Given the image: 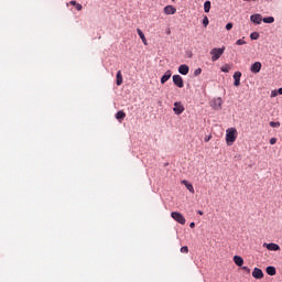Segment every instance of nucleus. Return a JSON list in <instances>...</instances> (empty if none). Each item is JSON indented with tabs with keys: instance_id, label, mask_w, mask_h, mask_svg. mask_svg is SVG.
I'll return each mask as SVG.
<instances>
[{
	"instance_id": "16",
	"label": "nucleus",
	"mask_w": 282,
	"mask_h": 282,
	"mask_svg": "<svg viewBox=\"0 0 282 282\" xmlns=\"http://www.w3.org/2000/svg\"><path fill=\"white\" fill-rule=\"evenodd\" d=\"M234 262L236 263V265H238V268H241L243 265V258H241L240 256H235Z\"/></svg>"
},
{
	"instance_id": "37",
	"label": "nucleus",
	"mask_w": 282,
	"mask_h": 282,
	"mask_svg": "<svg viewBox=\"0 0 282 282\" xmlns=\"http://www.w3.org/2000/svg\"><path fill=\"white\" fill-rule=\"evenodd\" d=\"M209 141H210V137H206L205 142H209Z\"/></svg>"
},
{
	"instance_id": "21",
	"label": "nucleus",
	"mask_w": 282,
	"mask_h": 282,
	"mask_svg": "<svg viewBox=\"0 0 282 282\" xmlns=\"http://www.w3.org/2000/svg\"><path fill=\"white\" fill-rule=\"evenodd\" d=\"M204 12L208 13L210 12V1H205L204 3Z\"/></svg>"
},
{
	"instance_id": "25",
	"label": "nucleus",
	"mask_w": 282,
	"mask_h": 282,
	"mask_svg": "<svg viewBox=\"0 0 282 282\" xmlns=\"http://www.w3.org/2000/svg\"><path fill=\"white\" fill-rule=\"evenodd\" d=\"M250 39H251V41H257L259 39V33H257V32L251 33Z\"/></svg>"
},
{
	"instance_id": "18",
	"label": "nucleus",
	"mask_w": 282,
	"mask_h": 282,
	"mask_svg": "<svg viewBox=\"0 0 282 282\" xmlns=\"http://www.w3.org/2000/svg\"><path fill=\"white\" fill-rule=\"evenodd\" d=\"M265 272H267V274H269V276H274L276 274V268L267 267Z\"/></svg>"
},
{
	"instance_id": "8",
	"label": "nucleus",
	"mask_w": 282,
	"mask_h": 282,
	"mask_svg": "<svg viewBox=\"0 0 282 282\" xmlns=\"http://www.w3.org/2000/svg\"><path fill=\"white\" fill-rule=\"evenodd\" d=\"M173 111L174 113H176V116H181V113H184V106H182L181 102L176 101L174 102Z\"/></svg>"
},
{
	"instance_id": "7",
	"label": "nucleus",
	"mask_w": 282,
	"mask_h": 282,
	"mask_svg": "<svg viewBox=\"0 0 282 282\" xmlns=\"http://www.w3.org/2000/svg\"><path fill=\"white\" fill-rule=\"evenodd\" d=\"M250 21L252 23H256V25H261V21H263V17L259 13H256L250 17Z\"/></svg>"
},
{
	"instance_id": "29",
	"label": "nucleus",
	"mask_w": 282,
	"mask_h": 282,
	"mask_svg": "<svg viewBox=\"0 0 282 282\" xmlns=\"http://www.w3.org/2000/svg\"><path fill=\"white\" fill-rule=\"evenodd\" d=\"M199 74H202V68H197V69L194 72V76H199Z\"/></svg>"
},
{
	"instance_id": "28",
	"label": "nucleus",
	"mask_w": 282,
	"mask_h": 282,
	"mask_svg": "<svg viewBox=\"0 0 282 282\" xmlns=\"http://www.w3.org/2000/svg\"><path fill=\"white\" fill-rule=\"evenodd\" d=\"M236 45H246V41L240 39V40L236 41Z\"/></svg>"
},
{
	"instance_id": "20",
	"label": "nucleus",
	"mask_w": 282,
	"mask_h": 282,
	"mask_svg": "<svg viewBox=\"0 0 282 282\" xmlns=\"http://www.w3.org/2000/svg\"><path fill=\"white\" fill-rule=\"evenodd\" d=\"M117 86L120 87V85H122V72L121 70H118L117 72Z\"/></svg>"
},
{
	"instance_id": "10",
	"label": "nucleus",
	"mask_w": 282,
	"mask_h": 282,
	"mask_svg": "<svg viewBox=\"0 0 282 282\" xmlns=\"http://www.w3.org/2000/svg\"><path fill=\"white\" fill-rule=\"evenodd\" d=\"M252 276H253V279H263V276H264L263 270H261L259 268H254L252 271Z\"/></svg>"
},
{
	"instance_id": "38",
	"label": "nucleus",
	"mask_w": 282,
	"mask_h": 282,
	"mask_svg": "<svg viewBox=\"0 0 282 282\" xmlns=\"http://www.w3.org/2000/svg\"><path fill=\"white\" fill-rule=\"evenodd\" d=\"M197 213H198V215H204V212H202V210H198Z\"/></svg>"
},
{
	"instance_id": "5",
	"label": "nucleus",
	"mask_w": 282,
	"mask_h": 282,
	"mask_svg": "<svg viewBox=\"0 0 282 282\" xmlns=\"http://www.w3.org/2000/svg\"><path fill=\"white\" fill-rule=\"evenodd\" d=\"M172 78H173V83H174V85H176V87H178L180 89H182V87H184V79L182 78V76L174 75Z\"/></svg>"
},
{
	"instance_id": "19",
	"label": "nucleus",
	"mask_w": 282,
	"mask_h": 282,
	"mask_svg": "<svg viewBox=\"0 0 282 282\" xmlns=\"http://www.w3.org/2000/svg\"><path fill=\"white\" fill-rule=\"evenodd\" d=\"M137 32L142 41L143 45H147V36H144V33L142 32V30L138 29Z\"/></svg>"
},
{
	"instance_id": "11",
	"label": "nucleus",
	"mask_w": 282,
	"mask_h": 282,
	"mask_svg": "<svg viewBox=\"0 0 282 282\" xmlns=\"http://www.w3.org/2000/svg\"><path fill=\"white\" fill-rule=\"evenodd\" d=\"M234 79H235L234 82L235 87H239V85H241V72H236L234 74Z\"/></svg>"
},
{
	"instance_id": "34",
	"label": "nucleus",
	"mask_w": 282,
	"mask_h": 282,
	"mask_svg": "<svg viewBox=\"0 0 282 282\" xmlns=\"http://www.w3.org/2000/svg\"><path fill=\"white\" fill-rule=\"evenodd\" d=\"M189 228H195V223H191Z\"/></svg>"
},
{
	"instance_id": "27",
	"label": "nucleus",
	"mask_w": 282,
	"mask_h": 282,
	"mask_svg": "<svg viewBox=\"0 0 282 282\" xmlns=\"http://www.w3.org/2000/svg\"><path fill=\"white\" fill-rule=\"evenodd\" d=\"M181 252H182L183 254H188V247H187V246L182 247V248H181Z\"/></svg>"
},
{
	"instance_id": "23",
	"label": "nucleus",
	"mask_w": 282,
	"mask_h": 282,
	"mask_svg": "<svg viewBox=\"0 0 282 282\" xmlns=\"http://www.w3.org/2000/svg\"><path fill=\"white\" fill-rule=\"evenodd\" d=\"M263 23H272L274 21V17H268L262 19Z\"/></svg>"
},
{
	"instance_id": "17",
	"label": "nucleus",
	"mask_w": 282,
	"mask_h": 282,
	"mask_svg": "<svg viewBox=\"0 0 282 282\" xmlns=\"http://www.w3.org/2000/svg\"><path fill=\"white\" fill-rule=\"evenodd\" d=\"M116 118L119 120V122H122V120H124V118H127V113L122 110H119L116 113Z\"/></svg>"
},
{
	"instance_id": "1",
	"label": "nucleus",
	"mask_w": 282,
	"mask_h": 282,
	"mask_svg": "<svg viewBox=\"0 0 282 282\" xmlns=\"http://www.w3.org/2000/svg\"><path fill=\"white\" fill-rule=\"evenodd\" d=\"M237 128H228L226 130V142L228 147H232V144H235V142H237Z\"/></svg>"
},
{
	"instance_id": "35",
	"label": "nucleus",
	"mask_w": 282,
	"mask_h": 282,
	"mask_svg": "<svg viewBox=\"0 0 282 282\" xmlns=\"http://www.w3.org/2000/svg\"><path fill=\"white\" fill-rule=\"evenodd\" d=\"M69 3H70V6H76L77 4L76 1H74V0L70 1Z\"/></svg>"
},
{
	"instance_id": "12",
	"label": "nucleus",
	"mask_w": 282,
	"mask_h": 282,
	"mask_svg": "<svg viewBox=\"0 0 282 282\" xmlns=\"http://www.w3.org/2000/svg\"><path fill=\"white\" fill-rule=\"evenodd\" d=\"M173 76L171 70H166L165 74L161 77V85H164Z\"/></svg>"
},
{
	"instance_id": "33",
	"label": "nucleus",
	"mask_w": 282,
	"mask_h": 282,
	"mask_svg": "<svg viewBox=\"0 0 282 282\" xmlns=\"http://www.w3.org/2000/svg\"><path fill=\"white\" fill-rule=\"evenodd\" d=\"M276 142V138H271L270 139V144H274Z\"/></svg>"
},
{
	"instance_id": "15",
	"label": "nucleus",
	"mask_w": 282,
	"mask_h": 282,
	"mask_svg": "<svg viewBox=\"0 0 282 282\" xmlns=\"http://www.w3.org/2000/svg\"><path fill=\"white\" fill-rule=\"evenodd\" d=\"M178 72L183 75V76H186L189 72V68H188V65L186 64H182L180 67H178Z\"/></svg>"
},
{
	"instance_id": "22",
	"label": "nucleus",
	"mask_w": 282,
	"mask_h": 282,
	"mask_svg": "<svg viewBox=\"0 0 282 282\" xmlns=\"http://www.w3.org/2000/svg\"><path fill=\"white\" fill-rule=\"evenodd\" d=\"M220 72L228 74L230 72V65L225 64L224 66L220 67Z\"/></svg>"
},
{
	"instance_id": "36",
	"label": "nucleus",
	"mask_w": 282,
	"mask_h": 282,
	"mask_svg": "<svg viewBox=\"0 0 282 282\" xmlns=\"http://www.w3.org/2000/svg\"><path fill=\"white\" fill-rule=\"evenodd\" d=\"M278 94H280V96H282V88L278 89Z\"/></svg>"
},
{
	"instance_id": "4",
	"label": "nucleus",
	"mask_w": 282,
	"mask_h": 282,
	"mask_svg": "<svg viewBox=\"0 0 282 282\" xmlns=\"http://www.w3.org/2000/svg\"><path fill=\"white\" fill-rule=\"evenodd\" d=\"M221 105H224V101L221 100V97L213 99L210 107L215 109L216 111H219L221 109Z\"/></svg>"
},
{
	"instance_id": "13",
	"label": "nucleus",
	"mask_w": 282,
	"mask_h": 282,
	"mask_svg": "<svg viewBox=\"0 0 282 282\" xmlns=\"http://www.w3.org/2000/svg\"><path fill=\"white\" fill-rule=\"evenodd\" d=\"M175 12H177V9H175V7L169 4L164 8V13L165 14H175Z\"/></svg>"
},
{
	"instance_id": "24",
	"label": "nucleus",
	"mask_w": 282,
	"mask_h": 282,
	"mask_svg": "<svg viewBox=\"0 0 282 282\" xmlns=\"http://www.w3.org/2000/svg\"><path fill=\"white\" fill-rule=\"evenodd\" d=\"M269 124H270V127H272L273 129H279V127H281V122L271 121Z\"/></svg>"
},
{
	"instance_id": "14",
	"label": "nucleus",
	"mask_w": 282,
	"mask_h": 282,
	"mask_svg": "<svg viewBox=\"0 0 282 282\" xmlns=\"http://www.w3.org/2000/svg\"><path fill=\"white\" fill-rule=\"evenodd\" d=\"M181 184H183L185 186V188H187V191H189V193H195V187H193V184L188 183V181L183 180L181 182Z\"/></svg>"
},
{
	"instance_id": "26",
	"label": "nucleus",
	"mask_w": 282,
	"mask_h": 282,
	"mask_svg": "<svg viewBox=\"0 0 282 282\" xmlns=\"http://www.w3.org/2000/svg\"><path fill=\"white\" fill-rule=\"evenodd\" d=\"M208 23H210V21L208 20V17H205V18L203 19V25H204V28H208Z\"/></svg>"
},
{
	"instance_id": "32",
	"label": "nucleus",
	"mask_w": 282,
	"mask_h": 282,
	"mask_svg": "<svg viewBox=\"0 0 282 282\" xmlns=\"http://www.w3.org/2000/svg\"><path fill=\"white\" fill-rule=\"evenodd\" d=\"M242 270H245V272H246L247 274H250V268H248V267H242Z\"/></svg>"
},
{
	"instance_id": "2",
	"label": "nucleus",
	"mask_w": 282,
	"mask_h": 282,
	"mask_svg": "<svg viewBox=\"0 0 282 282\" xmlns=\"http://www.w3.org/2000/svg\"><path fill=\"white\" fill-rule=\"evenodd\" d=\"M224 52H226V46L223 47H215L210 51L212 62L215 63L224 56Z\"/></svg>"
},
{
	"instance_id": "31",
	"label": "nucleus",
	"mask_w": 282,
	"mask_h": 282,
	"mask_svg": "<svg viewBox=\"0 0 282 282\" xmlns=\"http://www.w3.org/2000/svg\"><path fill=\"white\" fill-rule=\"evenodd\" d=\"M226 30H228V31L232 30V23H230V22L227 23L226 24Z\"/></svg>"
},
{
	"instance_id": "30",
	"label": "nucleus",
	"mask_w": 282,
	"mask_h": 282,
	"mask_svg": "<svg viewBox=\"0 0 282 282\" xmlns=\"http://www.w3.org/2000/svg\"><path fill=\"white\" fill-rule=\"evenodd\" d=\"M75 8H76V10H78V12H80V10H83V6L79 3L75 4Z\"/></svg>"
},
{
	"instance_id": "3",
	"label": "nucleus",
	"mask_w": 282,
	"mask_h": 282,
	"mask_svg": "<svg viewBox=\"0 0 282 282\" xmlns=\"http://www.w3.org/2000/svg\"><path fill=\"white\" fill-rule=\"evenodd\" d=\"M171 217L177 221V224H181L182 226H184V224H186V218H184V216L182 214H180L178 212H173L171 214Z\"/></svg>"
},
{
	"instance_id": "9",
	"label": "nucleus",
	"mask_w": 282,
	"mask_h": 282,
	"mask_svg": "<svg viewBox=\"0 0 282 282\" xmlns=\"http://www.w3.org/2000/svg\"><path fill=\"white\" fill-rule=\"evenodd\" d=\"M261 67H262L261 62H254V63L251 65V67H250V72H251L252 74H259V72H261Z\"/></svg>"
},
{
	"instance_id": "39",
	"label": "nucleus",
	"mask_w": 282,
	"mask_h": 282,
	"mask_svg": "<svg viewBox=\"0 0 282 282\" xmlns=\"http://www.w3.org/2000/svg\"><path fill=\"white\" fill-rule=\"evenodd\" d=\"M272 96H276V94H275V93H272Z\"/></svg>"
},
{
	"instance_id": "6",
	"label": "nucleus",
	"mask_w": 282,
	"mask_h": 282,
	"mask_svg": "<svg viewBox=\"0 0 282 282\" xmlns=\"http://www.w3.org/2000/svg\"><path fill=\"white\" fill-rule=\"evenodd\" d=\"M263 248H267V250H270L271 252H276L281 250V247L279 245L271 242V243H263Z\"/></svg>"
}]
</instances>
